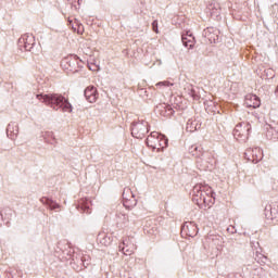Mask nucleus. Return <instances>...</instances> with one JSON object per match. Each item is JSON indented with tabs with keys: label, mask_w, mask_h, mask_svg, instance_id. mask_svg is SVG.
Returning a JSON list of instances; mask_svg holds the SVG:
<instances>
[{
	"label": "nucleus",
	"mask_w": 278,
	"mask_h": 278,
	"mask_svg": "<svg viewBox=\"0 0 278 278\" xmlns=\"http://www.w3.org/2000/svg\"><path fill=\"white\" fill-rule=\"evenodd\" d=\"M37 99L41 101V103L52 108V110H62L63 112H67V114L73 112V105L68 102V99L60 93H41L37 94Z\"/></svg>",
	"instance_id": "1"
},
{
	"label": "nucleus",
	"mask_w": 278,
	"mask_h": 278,
	"mask_svg": "<svg viewBox=\"0 0 278 278\" xmlns=\"http://www.w3.org/2000/svg\"><path fill=\"white\" fill-rule=\"evenodd\" d=\"M212 188L207 185H195L192 190V201L199 207H212L214 205Z\"/></svg>",
	"instance_id": "2"
},
{
	"label": "nucleus",
	"mask_w": 278,
	"mask_h": 278,
	"mask_svg": "<svg viewBox=\"0 0 278 278\" xmlns=\"http://www.w3.org/2000/svg\"><path fill=\"white\" fill-rule=\"evenodd\" d=\"M147 144L150 147V149H153V151H155V149L157 151H164V149L168 147V139L166 136L157 131H153L150 134V136H148Z\"/></svg>",
	"instance_id": "3"
},
{
	"label": "nucleus",
	"mask_w": 278,
	"mask_h": 278,
	"mask_svg": "<svg viewBox=\"0 0 278 278\" xmlns=\"http://www.w3.org/2000/svg\"><path fill=\"white\" fill-rule=\"evenodd\" d=\"M149 132V128L147 127V123H135L131 127V135L134 138H143L144 134Z\"/></svg>",
	"instance_id": "4"
},
{
	"label": "nucleus",
	"mask_w": 278,
	"mask_h": 278,
	"mask_svg": "<svg viewBox=\"0 0 278 278\" xmlns=\"http://www.w3.org/2000/svg\"><path fill=\"white\" fill-rule=\"evenodd\" d=\"M20 45H23L25 51H31L34 45H36V38L31 34H25L20 38Z\"/></svg>",
	"instance_id": "5"
},
{
	"label": "nucleus",
	"mask_w": 278,
	"mask_h": 278,
	"mask_svg": "<svg viewBox=\"0 0 278 278\" xmlns=\"http://www.w3.org/2000/svg\"><path fill=\"white\" fill-rule=\"evenodd\" d=\"M85 98L89 103H96L99 99V92L97 91V87L88 86L85 89Z\"/></svg>",
	"instance_id": "6"
},
{
	"label": "nucleus",
	"mask_w": 278,
	"mask_h": 278,
	"mask_svg": "<svg viewBox=\"0 0 278 278\" xmlns=\"http://www.w3.org/2000/svg\"><path fill=\"white\" fill-rule=\"evenodd\" d=\"M249 131H251V125L245 124L244 127H242V124H238L233 129V136L235 138H242L249 136Z\"/></svg>",
	"instance_id": "7"
},
{
	"label": "nucleus",
	"mask_w": 278,
	"mask_h": 278,
	"mask_svg": "<svg viewBox=\"0 0 278 278\" xmlns=\"http://www.w3.org/2000/svg\"><path fill=\"white\" fill-rule=\"evenodd\" d=\"M245 105L247 108H253L255 110L262 105V101H260L257 96L250 93L245 97Z\"/></svg>",
	"instance_id": "8"
},
{
	"label": "nucleus",
	"mask_w": 278,
	"mask_h": 278,
	"mask_svg": "<svg viewBox=\"0 0 278 278\" xmlns=\"http://www.w3.org/2000/svg\"><path fill=\"white\" fill-rule=\"evenodd\" d=\"M204 36L211 43L218 42V31L214 27H207L204 29Z\"/></svg>",
	"instance_id": "9"
},
{
	"label": "nucleus",
	"mask_w": 278,
	"mask_h": 278,
	"mask_svg": "<svg viewBox=\"0 0 278 278\" xmlns=\"http://www.w3.org/2000/svg\"><path fill=\"white\" fill-rule=\"evenodd\" d=\"M184 231H186L187 236L190 238H194L197 233H199V228H197V225L194 223H186L182 226Z\"/></svg>",
	"instance_id": "10"
},
{
	"label": "nucleus",
	"mask_w": 278,
	"mask_h": 278,
	"mask_svg": "<svg viewBox=\"0 0 278 278\" xmlns=\"http://www.w3.org/2000/svg\"><path fill=\"white\" fill-rule=\"evenodd\" d=\"M98 242L103 247H110L112 244V237L108 236L105 232H102L98 236Z\"/></svg>",
	"instance_id": "11"
},
{
	"label": "nucleus",
	"mask_w": 278,
	"mask_h": 278,
	"mask_svg": "<svg viewBox=\"0 0 278 278\" xmlns=\"http://www.w3.org/2000/svg\"><path fill=\"white\" fill-rule=\"evenodd\" d=\"M182 45H185V47H189V49H192V47H194V37L188 33L187 35H182Z\"/></svg>",
	"instance_id": "12"
},
{
	"label": "nucleus",
	"mask_w": 278,
	"mask_h": 278,
	"mask_svg": "<svg viewBox=\"0 0 278 278\" xmlns=\"http://www.w3.org/2000/svg\"><path fill=\"white\" fill-rule=\"evenodd\" d=\"M249 153H252V155L254 156L253 159H252V162H254V164H257V162H260V160H262V155H257V153H260V149H252V150H248L247 152H245V155H249Z\"/></svg>",
	"instance_id": "13"
},
{
	"label": "nucleus",
	"mask_w": 278,
	"mask_h": 278,
	"mask_svg": "<svg viewBox=\"0 0 278 278\" xmlns=\"http://www.w3.org/2000/svg\"><path fill=\"white\" fill-rule=\"evenodd\" d=\"M75 24H72V29L77 31V34H84V24L80 23L79 20H75Z\"/></svg>",
	"instance_id": "14"
},
{
	"label": "nucleus",
	"mask_w": 278,
	"mask_h": 278,
	"mask_svg": "<svg viewBox=\"0 0 278 278\" xmlns=\"http://www.w3.org/2000/svg\"><path fill=\"white\" fill-rule=\"evenodd\" d=\"M199 127H201V125H199V123L197 122H188L187 123V131H197V129H199Z\"/></svg>",
	"instance_id": "15"
},
{
	"label": "nucleus",
	"mask_w": 278,
	"mask_h": 278,
	"mask_svg": "<svg viewBox=\"0 0 278 278\" xmlns=\"http://www.w3.org/2000/svg\"><path fill=\"white\" fill-rule=\"evenodd\" d=\"M152 29L155 34H160V30L157 29V20L152 22Z\"/></svg>",
	"instance_id": "16"
},
{
	"label": "nucleus",
	"mask_w": 278,
	"mask_h": 278,
	"mask_svg": "<svg viewBox=\"0 0 278 278\" xmlns=\"http://www.w3.org/2000/svg\"><path fill=\"white\" fill-rule=\"evenodd\" d=\"M156 86H165V87H168V86H173V84L168 80H164V81H160L156 84Z\"/></svg>",
	"instance_id": "17"
},
{
	"label": "nucleus",
	"mask_w": 278,
	"mask_h": 278,
	"mask_svg": "<svg viewBox=\"0 0 278 278\" xmlns=\"http://www.w3.org/2000/svg\"><path fill=\"white\" fill-rule=\"evenodd\" d=\"M124 255H131L134 253V250H125V248L122 249Z\"/></svg>",
	"instance_id": "18"
},
{
	"label": "nucleus",
	"mask_w": 278,
	"mask_h": 278,
	"mask_svg": "<svg viewBox=\"0 0 278 278\" xmlns=\"http://www.w3.org/2000/svg\"><path fill=\"white\" fill-rule=\"evenodd\" d=\"M68 23H70V27H77V24L75 23V20H68Z\"/></svg>",
	"instance_id": "19"
},
{
	"label": "nucleus",
	"mask_w": 278,
	"mask_h": 278,
	"mask_svg": "<svg viewBox=\"0 0 278 278\" xmlns=\"http://www.w3.org/2000/svg\"><path fill=\"white\" fill-rule=\"evenodd\" d=\"M127 192H129V190L124 191V193H123V199H126V200H127Z\"/></svg>",
	"instance_id": "20"
},
{
	"label": "nucleus",
	"mask_w": 278,
	"mask_h": 278,
	"mask_svg": "<svg viewBox=\"0 0 278 278\" xmlns=\"http://www.w3.org/2000/svg\"><path fill=\"white\" fill-rule=\"evenodd\" d=\"M168 110H169V114H173V109H172V108H168Z\"/></svg>",
	"instance_id": "21"
},
{
	"label": "nucleus",
	"mask_w": 278,
	"mask_h": 278,
	"mask_svg": "<svg viewBox=\"0 0 278 278\" xmlns=\"http://www.w3.org/2000/svg\"><path fill=\"white\" fill-rule=\"evenodd\" d=\"M74 60H77V56H73Z\"/></svg>",
	"instance_id": "22"
},
{
	"label": "nucleus",
	"mask_w": 278,
	"mask_h": 278,
	"mask_svg": "<svg viewBox=\"0 0 278 278\" xmlns=\"http://www.w3.org/2000/svg\"><path fill=\"white\" fill-rule=\"evenodd\" d=\"M159 64H162V61H161V60L159 61Z\"/></svg>",
	"instance_id": "23"
},
{
	"label": "nucleus",
	"mask_w": 278,
	"mask_h": 278,
	"mask_svg": "<svg viewBox=\"0 0 278 278\" xmlns=\"http://www.w3.org/2000/svg\"><path fill=\"white\" fill-rule=\"evenodd\" d=\"M89 70H90V71H92V67H91V66H89Z\"/></svg>",
	"instance_id": "24"
},
{
	"label": "nucleus",
	"mask_w": 278,
	"mask_h": 278,
	"mask_svg": "<svg viewBox=\"0 0 278 278\" xmlns=\"http://www.w3.org/2000/svg\"><path fill=\"white\" fill-rule=\"evenodd\" d=\"M98 70H99V68H97V67H96V68H93V71H98Z\"/></svg>",
	"instance_id": "25"
}]
</instances>
